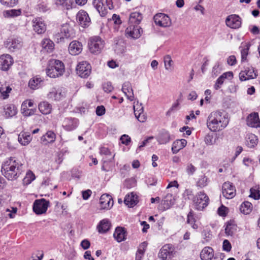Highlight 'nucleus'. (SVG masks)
<instances>
[{
	"mask_svg": "<svg viewBox=\"0 0 260 260\" xmlns=\"http://www.w3.org/2000/svg\"><path fill=\"white\" fill-rule=\"evenodd\" d=\"M229 122V120L224 113L216 111L211 112L208 116L207 126L211 132H216L225 128Z\"/></svg>",
	"mask_w": 260,
	"mask_h": 260,
	"instance_id": "obj_1",
	"label": "nucleus"
},
{
	"mask_svg": "<svg viewBox=\"0 0 260 260\" xmlns=\"http://www.w3.org/2000/svg\"><path fill=\"white\" fill-rule=\"evenodd\" d=\"M2 172L8 180H16L23 172L22 164L14 157H10L3 164Z\"/></svg>",
	"mask_w": 260,
	"mask_h": 260,
	"instance_id": "obj_2",
	"label": "nucleus"
},
{
	"mask_svg": "<svg viewBox=\"0 0 260 260\" xmlns=\"http://www.w3.org/2000/svg\"><path fill=\"white\" fill-rule=\"evenodd\" d=\"M64 72V66L63 63L56 59H53L49 61V63L46 69V74L50 78H57L63 75Z\"/></svg>",
	"mask_w": 260,
	"mask_h": 260,
	"instance_id": "obj_3",
	"label": "nucleus"
},
{
	"mask_svg": "<svg viewBox=\"0 0 260 260\" xmlns=\"http://www.w3.org/2000/svg\"><path fill=\"white\" fill-rule=\"evenodd\" d=\"M209 198L203 191L199 192L193 198L192 202L194 208L198 210H202L209 203Z\"/></svg>",
	"mask_w": 260,
	"mask_h": 260,
	"instance_id": "obj_4",
	"label": "nucleus"
},
{
	"mask_svg": "<svg viewBox=\"0 0 260 260\" xmlns=\"http://www.w3.org/2000/svg\"><path fill=\"white\" fill-rule=\"evenodd\" d=\"M88 45L92 53L98 54L104 47L105 42L100 37L96 36L90 39Z\"/></svg>",
	"mask_w": 260,
	"mask_h": 260,
	"instance_id": "obj_5",
	"label": "nucleus"
},
{
	"mask_svg": "<svg viewBox=\"0 0 260 260\" xmlns=\"http://www.w3.org/2000/svg\"><path fill=\"white\" fill-rule=\"evenodd\" d=\"M66 93L64 89L59 87H52L49 89L47 98L54 101H59L64 98Z\"/></svg>",
	"mask_w": 260,
	"mask_h": 260,
	"instance_id": "obj_6",
	"label": "nucleus"
},
{
	"mask_svg": "<svg viewBox=\"0 0 260 260\" xmlns=\"http://www.w3.org/2000/svg\"><path fill=\"white\" fill-rule=\"evenodd\" d=\"M174 246L170 244L164 245L160 250L158 256L162 260H171L175 254Z\"/></svg>",
	"mask_w": 260,
	"mask_h": 260,
	"instance_id": "obj_7",
	"label": "nucleus"
},
{
	"mask_svg": "<svg viewBox=\"0 0 260 260\" xmlns=\"http://www.w3.org/2000/svg\"><path fill=\"white\" fill-rule=\"evenodd\" d=\"M73 35V30L68 24H63L60 28V32L55 35L58 42H62L64 39H68Z\"/></svg>",
	"mask_w": 260,
	"mask_h": 260,
	"instance_id": "obj_8",
	"label": "nucleus"
},
{
	"mask_svg": "<svg viewBox=\"0 0 260 260\" xmlns=\"http://www.w3.org/2000/svg\"><path fill=\"white\" fill-rule=\"evenodd\" d=\"M49 205V202L44 199L37 200L34 203L33 210L38 215L46 213Z\"/></svg>",
	"mask_w": 260,
	"mask_h": 260,
	"instance_id": "obj_9",
	"label": "nucleus"
},
{
	"mask_svg": "<svg viewBox=\"0 0 260 260\" xmlns=\"http://www.w3.org/2000/svg\"><path fill=\"white\" fill-rule=\"evenodd\" d=\"M153 19L155 24L162 27H169L172 24L170 17L164 13L156 14Z\"/></svg>",
	"mask_w": 260,
	"mask_h": 260,
	"instance_id": "obj_10",
	"label": "nucleus"
},
{
	"mask_svg": "<svg viewBox=\"0 0 260 260\" xmlns=\"http://www.w3.org/2000/svg\"><path fill=\"white\" fill-rule=\"evenodd\" d=\"M77 74L82 78H87L91 73V66L86 61H82L76 67Z\"/></svg>",
	"mask_w": 260,
	"mask_h": 260,
	"instance_id": "obj_11",
	"label": "nucleus"
},
{
	"mask_svg": "<svg viewBox=\"0 0 260 260\" xmlns=\"http://www.w3.org/2000/svg\"><path fill=\"white\" fill-rule=\"evenodd\" d=\"M141 30L140 26L138 25H129L125 30V35L127 38L137 39L141 35Z\"/></svg>",
	"mask_w": 260,
	"mask_h": 260,
	"instance_id": "obj_12",
	"label": "nucleus"
},
{
	"mask_svg": "<svg viewBox=\"0 0 260 260\" xmlns=\"http://www.w3.org/2000/svg\"><path fill=\"white\" fill-rule=\"evenodd\" d=\"M225 23L228 27L237 29L241 26V19L238 15L232 14L227 17L225 19Z\"/></svg>",
	"mask_w": 260,
	"mask_h": 260,
	"instance_id": "obj_13",
	"label": "nucleus"
},
{
	"mask_svg": "<svg viewBox=\"0 0 260 260\" xmlns=\"http://www.w3.org/2000/svg\"><path fill=\"white\" fill-rule=\"evenodd\" d=\"M34 30L38 34H42L46 30V25L42 18L37 17L32 20Z\"/></svg>",
	"mask_w": 260,
	"mask_h": 260,
	"instance_id": "obj_14",
	"label": "nucleus"
},
{
	"mask_svg": "<svg viewBox=\"0 0 260 260\" xmlns=\"http://www.w3.org/2000/svg\"><path fill=\"white\" fill-rule=\"evenodd\" d=\"M5 46L10 51H14L19 49L22 46V41L18 38H10L5 43Z\"/></svg>",
	"mask_w": 260,
	"mask_h": 260,
	"instance_id": "obj_15",
	"label": "nucleus"
},
{
	"mask_svg": "<svg viewBox=\"0 0 260 260\" xmlns=\"http://www.w3.org/2000/svg\"><path fill=\"white\" fill-rule=\"evenodd\" d=\"M223 196L226 199H232L236 194V189L232 183L228 182L223 184L222 187Z\"/></svg>",
	"mask_w": 260,
	"mask_h": 260,
	"instance_id": "obj_16",
	"label": "nucleus"
},
{
	"mask_svg": "<svg viewBox=\"0 0 260 260\" xmlns=\"http://www.w3.org/2000/svg\"><path fill=\"white\" fill-rule=\"evenodd\" d=\"M77 20L83 27H88L90 24V18L86 12L81 10L77 14Z\"/></svg>",
	"mask_w": 260,
	"mask_h": 260,
	"instance_id": "obj_17",
	"label": "nucleus"
},
{
	"mask_svg": "<svg viewBox=\"0 0 260 260\" xmlns=\"http://www.w3.org/2000/svg\"><path fill=\"white\" fill-rule=\"evenodd\" d=\"M13 63V59L8 54L0 56V68L3 71H7Z\"/></svg>",
	"mask_w": 260,
	"mask_h": 260,
	"instance_id": "obj_18",
	"label": "nucleus"
},
{
	"mask_svg": "<svg viewBox=\"0 0 260 260\" xmlns=\"http://www.w3.org/2000/svg\"><path fill=\"white\" fill-rule=\"evenodd\" d=\"M100 204L102 209H109L113 205V200L110 195L104 194L100 198Z\"/></svg>",
	"mask_w": 260,
	"mask_h": 260,
	"instance_id": "obj_19",
	"label": "nucleus"
},
{
	"mask_svg": "<svg viewBox=\"0 0 260 260\" xmlns=\"http://www.w3.org/2000/svg\"><path fill=\"white\" fill-rule=\"evenodd\" d=\"M247 125L251 127H260V120L257 113H252L248 115L246 119Z\"/></svg>",
	"mask_w": 260,
	"mask_h": 260,
	"instance_id": "obj_20",
	"label": "nucleus"
},
{
	"mask_svg": "<svg viewBox=\"0 0 260 260\" xmlns=\"http://www.w3.org/2000/svg\"><path fill=\"white\" fill-rule=\"evenodd\" d=\"M69 53L72 55H76L79 54L82 51V44L77 41H73L69 46Z\"/></svg>",
	"mask_w": 260,
	"mask_h": 260,
	"instance_id": "obj_21",
	"label": "nucleus"
},
{
	"mask_svg": "<svg viewBox=\"0 0 260 260\" xmlns=\"http://www.w3.org/2000/svg\"><path fill=\"white\" fill-rule=\"evenodd\" d=\"M124 203L128 207H134L138 203L137 195L134 192L127 194L124 198Z\"/></svg>",
	"mask_w": 260,
	"mask_h": 260,
	"instance_id": "obj_22",
	"label": "nucleus"
},
{
	"mask_svg": "<svg viewBox=\"0 0 260 260\" xmlns=\"http://www.w3.org/2000/svg\"><path fill=\"white\" fill-rule=\"evenodd\" d=\"M122 90L126 96L128 100L130 101L134 100V94L131 84L129 82H126L123 83L122 87Z\"/></svg>",
	"mask_w": 260,
	"mask_h": 260,
	"instance_id": "obj_23",
	"label": "nucleus"
},
{
	"mask_svg": "<svg viewBox=\"0 0 260 260\" xmlns=\"http://www.w3.org/2000/svg\"><path fill=\"white\" fill-rule=\"evenodd\" d=\"M175 202V199L172 194H167L161 201L164 210L170 208Z\"/></svg>",
	"mask_w": 260,
	"mask_h": 260,
	"instance_id": "obj_24",
	"label": "nucleus"
},
{
	"mask_svg": "<svg viewBox=\"0 0 260 260\" xmlns=\"http://www.w3.org/2000/svg\"><path fill=\"white\" fill-rule=\"evenodd\" d=\"M214 257V251L210 247H205L200 253V257L202 260H211Z\"/></svg>",
	"mask_w": 260,
	"mask_h": 260,
	"instance_id": "obj_25",
	"label": "nucleus"
},
{
	"mask_svg": "<svg viewBox=\"0 0 260 260\" xmlns=\"http://www.w3.org/2000/svg\"><path fill=\"white\" fill-rule=\"evenodd\" d=\"M32 137L29 133L22 132L18 137V142L23 146L28 145L31 141Z\"/></svg>",
	"mask_w": 260,
	"mask_h": 260,
	"instance_id": "obj_26",
	"label": "nucleus"
},
{
	"mask_svg": "<svg viewBox=\"0 0 260 260\" xmlns=\"http://www.w3.org/2000/svg\"><path fill=\"white\" fill-rule=\"evenodd\" d=\"M142 15L138 12L131 13L129 17V25H138L142 20Z\"/></svg>",
	"mask_w": 260,
	"mask_h": 260,
	"instance_id": "obj_27",
	"label": "nucleus"
},
{
	"mask_svg": "<svg viewBox=\"0 0 260 260\" xmlns=\"http://www.w3.org/2000/svg\"><path fill=\"white\" fill-rule=\"evenodd\" d=\"M113 236L118 242H120L126 239V231L123 228L117 227L115 229Z\"/></svg>",
	"mask_w": 260,
	"mask_h": 260,
	"instance_id": "obj_28",
	"label": "nucleus"
},
{
	"mask_svg": "<svg viewBox=\"0 0 260 260\" xmlns=\"http://www.w3.org/2000/svg\"><path fill=\"white\" fill-rule=\"evenodd\" d=\"M187 144V141L185 139L177 140L174 142L172 150L174 154H176L178 151L185 147Z\"/></svg>",
	"mask_w": 260,
	"mask_h": 260,
	"instance_id": "obj_29",
	"label": "nucleus"
},
{
	"mask_svg": "<svg viewBox=\"0 0 260 260\" xmlns=\"http://www.w3.org/2000/svg\"><path fill=\"white\" fill-rule=\"evenodd\" d=\"M38 108L41 113L43 114L47 115L51 112L52 105L48 102L43 101L39 103Z\"/></svg>",
	"mask_w": 260,
	"mask_h": 260,
	"instance_id": "obj_30",
	"label": "nucleus"
},
{
	"mask_svg": "<svg viewBox=\"0 0 260 260\" xmlns=\"http://www.w3.org/2000/svg\"><path fill=\"white\" fill-rule=\"evenodd\" d=\"M92 4L101 16H105L107 13V10L103 7L102 0H93Z\"/></svg>",
	"mask_w": 260,
	"mask_h": 260,
	"instance_id": "obj_31",
	"label": "nucleus"
},
{
	"mask_svg": "<svg viewBox=\"0 0 260 260\" xmlns=\"http://www.w3.org/2000/svg\"><path fill=\"white\" fill-rule=\"evenodd\" d=\"M55 134L52 131L47 132L45 135L41 138V141L45 145L49 143H52L55 140Z\"/></svg>",
	"mask_w": 260,
	"mask_h": 260,
	"instance_id": "obj_32",
	"label": "nucleus"
},
{
	"mask_svg": "<svg viewBox=\"0 0 260 260\" xmlns=\"http://www.w3.org/2000/svg\"><path fill=\"white\" fill-rule=\"evenodd\" d=\"M246 145L249 148H253L258 143L257 137L253 134H248L246 137Z\"/></svg>",
	"mask_w": 260,
	"mask_h": 260,
	"instance_id": "obj_33",
	"label": "nucleus"
},
{
	"mask_svg": "<svg viewBox=\"0 0 260 260\" xmlns=\"http://www.w3.org/2000/svg\"><path fill=\"white\" fill-rule=\"evenodd\" d=\"M157 140L160 144H167L170 140V135L167 131H162L159 134Z\"/></svg>",
	"mask_w": 260,
	"mask_h": 260,
	"instance_id": "obj_34",
	"label": "nucleus"
},
{
	"mask_svg": "<svg viewBox=\"0 0 260 260\" xmlns=\"http://www.w3.org/2000/svg\"><path fill=\"white\" fill-rule=\"evenodd\" d=\"M43 49L47 52H52L54 48V44L49 39H44L41 43Z\"/></svg>",
	"mask_w": 260,
	"mask_h": 260,
	"instance_id": "obj_35",
	"label": "nucleus"
},
{
	"mask_svg": "<svg viewBox=\"0 0 260 260\" xmlns=\"http://www.w3.org/2000/svg\"><path fill=\"white\" fill-rule=\"evenodd\" d=\"M78 122L76 119H67L64 122L63 126L66 130L71 131L76 128Z\"/></svg>",
	"mask_w": 260,
	"mask_h": 260,
	"instance_id": "obj_36",
	"label": "nucleus"
},
{
	"mask_svg": "<svg viewBox=\"0 0 260 260\" xmlns=\"http://www.w3.org/2000/svg\"><path fill=\"white\" fill-rule=\"evenodd\" d=\"M111 223L107 219L101 220L98 225V229L100 233H105L110 228Z\"/></svg>",
	"mask_w": 260,
	"mask_h": 260,
	"instance_id": "obj_37",
	"label": "nucleus"
},
{
	"mask_svg": "<svg viewBox=\"0 0 260 260\" xmlns=\"http://www.w3.org/2000/svg\"><path fill=\"white\" fill-rule=\"evenodd\" d=\"M21 9H11L6 10L3 12V16L5 18H14L21 15Z\"/></svg>",
	"mask_w": 260,
	"mask_h": 260,
	"instance_id": "obj_38",
	"label": "nucleus"
},
{
	"mask_svg": "<svg viewBox=\"0 0 260 260\" xmlns=\"http://www.w3.org/2000/svg\"><path fill=\"white\" fill-rule=\"evenodd\" d=\"M11 90L12 88L6 84L2 85L0 87V99L3 100L7 99Z\"/></svg>",
	"mask_w": 260,
	"mask_h": 260,
	"instance_id": "obj_39",
	"label": "nucleus"
},
{
	"mask_svg": "<svg viewBox=\"0 0 260 260\" xmlns=\"http://www.w3.org/2000/svg\"><path fill=\"white\" fill-rule=\"evenodd\" d=\"M4 111L6 117H12L16 115L17 109L13 105H7L4 108Z\"/></svg>",
	"mask_w": 260,
	"mask_h": 260,
	"instance_id": "obj_40",
	"label": "nucleus"
},
{
	"mask_svg": "<svg viewBox=\"0 0 260 260\" xmlns=\"http://www.w3.org/2000/svg\"><path fill=\"white\" fill-rule=\"evenodd\" d=\"M134 114L137 119L141 122H144L146 120V116L143 113V108L140 107L139 110H136L134 106Z\"/></svg>",
	"mask_w": 260,
	"mask_h": 260,
	"instance_id": "obj_41",
	"label": "nucleus"
},
{
	"mask_svg": "<svg viewBox=\"0 0 260 260\" xmlns=\"http://www.w3.org/2000/svg\"><path fill=\"white\" fill-rule=\"evenodd\" d=\"M42 81L41 78L38 77H34L29 80L28 86L32 89H36L40 86Z\"/></svg>",
	"mask_w": 260,
	"mask_h": 260,
	"instance_id": "obj_42",
	"label": "nucleus"
},
{
	"mask_svg": "<svg viewBox=\"0 0 260 260\" xmlns=\"http://www.w3.org/2000/svg\"><path fill=\"white\" fill-rule=\"evenodd\" d=\"M252 206L251 203L244 202L240 206V210L244 214H248L252 210Z\"/></svg>",
	"mask_w": 260,
	"mask_h": 260,
	"instance_id": "obj_43",
	"label": "nucleus"
},
{
	"mask_svg": "<svg viewBox=\"0 0 260 260\" xmlns=\"http://www.w3.org/2000/svg\"><path fill=\"white\" fill-rule=\"evenodd\" d=\"M25 104H22L21 105V113L24 116H29L34 115L36 111V109H28V107L25 106Z\"/></svg>",
	"mask_w": 260,
	"mask_h": 260,
	"instance_id": "obj_44",
	"label": "nucleus"
},
{
	"mask_svg": "<svg viewBox=\"0 0 260 260\" xmlns=\"http://www.w3.org/2000/svg\"><path fill=\"white\" fill-rule=\"evenodd\" d=\"M244 71L246 73L248 80L250 79H254L257 76L256 71H255L252 67L245 68Z\"/></svg>",
	"mask_w": 260,
	"mask_h": 260,
	"instance_id": "obj_45",
	"label": "nucleus"
},
{
	"mask_svg": "<svg viewBox=\"0 0 260 260\" xmlns=\"http://www.w3.org/2000/svg\"><path fill=\"white\" fill-rule=\"evenodd\" d=\"M35 174L31 171H28L25 175V177L23 179V184L28 185L30 184L32 181L35 179Z\"/></svg>",
	"mask_w": 260,
	"mask_h": 260,
	"instance_id": "obj_46",
	"label": "nucleus"
},
{
	"mask_svg": "<svg viewBox=\"0 0 260 260\" xmlns=\"http://www.w3.org/2000/svg\"><path fill=\"white\" fill-rule=\"evenodd\" d=\"M164 60L166 70L172 71L173 62L171 56L169 55H166L164 57Z\"/></svg>",
	"mask_w": 260,
	"mask_h": 260,
	"instance_id": "obj_47",
	"label": "nucleus"
},
{
	"mask_svg": "<svg viewBox=\"0 0 260 260\" xmlns=\"http://www.w3.org/2000/svg\"><path fill=\"white\" fill-rule=\"evenodd\" d=\"M18 3V0H0V3L6 7H13Z\"/></svg>",
	"mask_w": 260,
	"mask_h": 260,
	"instance_id": "obj_48",
	"label": "nucleus"
},
{
	"mask_svg": "<svg viewBox=\"0 0 260 260\" xmlns=\"http://www.w3.org/2000/svg\"><path fill=\"white\" fill-rule=\"evenodd\" d=\"M208 184V178L205 176H202L197 182V186L201 188L206 186Z\"/></svg>",
	"mask_w": 260,
	"mask_h": 260,
	"instance_id": "obj_49",
	"label": "nucleus"
},
{
	"mask_svg": "<svg viewBox=\"0 0 260 260\" xmlns=\"http://www.w3.org/2000/svg\"><path fill=\"white\" fill-rule=\"evenodd\" d=\"M249 46L247 45L245 47L242 49L241 51V61L242 62L246 60V57L248 54Z\"/></svg>",
	"mask_w": 260,
	"mask_h": 260,
	"instance_id": "obj_50",
	"label": "nucleus"
},
{
	"mask_svg": "<svg viewBox=\"0 0 260 260\" xmlns=\"http://www.w3.org/2000/svg\"><path fill=\"white\" fill-rule=\"evenodd\" d=\"M225 79L223 78V76L221 75L217 79L216 82L214 85V88L216 90H218L223 84Z\"/></svg>",
	"mask_w": 260,
	"mask_h": 260,
	"instance_id": "obj_51",
	"label": "nucleus"
},
{
	"mask_svg": "<svg viewBox=\"0 0 260 260\" xmlns=\"http://www.w3.org/2000/svg\"><path fill=\"white\" fill-rule=\"evenodd\" d=\"M250 197L252 198L255 200H258L260 199V193L258 190L255 188H252L250 189Z\"/></svg>",
	"mask_w": 260,
	"mask_h": 260,
	"instance_id": "obj_52",
	"label": "nucleus"
},
{
	"mask_svg": "<svg viewBox=\"0 0 260 260\" xmlns=\"http://www.w3.org/2000/svg\"><path fill=\"white\" fill-rule=\"evenodd\" d=\"M114 156H115V155H114L110 159L103 158V164L102 167V170L103 171H105V172H108V171H110V168L107 167V164L108 163V161H109V162L112 161L113 160V159H114Z\"/></svg>",
	"mask_w": 260,
	"mask_h": 260,
	"instance_id": "obj_53",
	"label": "nucleus"
},
{
	"mask_svg": "<svg viewBox=\"0 0 260 260\" xmlns=\"http://www.w3.org/2000/svg\"><path fill=\"white\" fill-rule=\"evenodd\" d=\"M44 256L43 251H38L35 253H33L29 260H41Z\"/></svg>",
	"mask_w": 260,
	"mask_h": 260,
	"instance_id": "obj_54",
	"label": "nucleus"
},
{
	"mask_svg": "<svg viewBox=\"0 0 260 260\" xmlns=\"http://www.w3.org/2000/svg\"><path fill=\"white\" fill-rule=\"evenodd\" d=\"M121 143L125 145H128L131 142V139L127 135L124 134L120 138Z\"/></svg>",
	"mask_w": 260,
	"mask_h": 260,
	"instance_id": "obj_55",
	"label": "nucleus"
},
{
	"mask_svg": "<svg viewBox=\"0 0 260 260\" xmlns=\"http://www.w3.org/2000/svg\"><path fill=\"white\" fill-rule=\"evenodd\" d=\"M196 171V168L191 164H188L186 166V171L188 175H192Z\"/></svg>",
	"mask_w": 260,
	"mask_h": 260,
	"instance_id": "obj_56",
	"label": "nucleus"
},
{
	"mask_svg": "<svg viewBox=\"0 0 260 260\" xmlns=\"http://www.w3.org/2000/svg\"><path fill=\"white\" fill-rule=\"evenodd\" d=\"M231 244L228 240H224L223 242L222 248L224 251L229 252L231 250Z\"/></svg>",
	"mask_w": 260,
	"mask_h": 260,
	"instance_id": "obj_57",
	"label": "nucleus"
},
{
	"mask_svg": "<svg viewBox=\"0 0 260 260\" xmlns=\"http://www.w3.org/2000/svg\"><path fill=\"white\" fill-rule=\"evenodd\" d=\"M103 88L106 92H110L113 89V87L110 82H107L103 84Z\"/></svg>",
	"mask_w": 260,
	"mask_h": 260,
	"instance_id": "obj_58",
	"label": "nucleus"
},
{
	"mask_svg": "<svg viewBox=\"0 0 260 260\" xmlns=\"http://www.w3.org/2000/svg\"><path fill=\"white\" fill-rule=\"evenodd\" d=\"M147 245H148V243L147 242L145 241V242H142V243H141L139 245L137 251L144 253L145 252L146 247H147Z\"/></svg>",
	"mask_w": 260,
	"mask_h": 260,
	"instance_id": "obj_59",
	"label": "nucleus"
},
{
	"mask_svg": "<svg viewBox=\"0 0 260 260\" xmlns=\"http://www.w3.org/2000/svg\"><path fill=\"white\" fill-rule=\"evenodd\" d=\"M38 9L40 12L45 13L49 10V8L46 4L43 3L38 5Z\"/></svg>",
	"mask_w": 260,
	"mask_h": 260,
	"instance_id": "obj_60",
	"label": "nucleus"
},
{
	"mask_svg": "<svg viewBox=\"0 0 260 260\" xmlns=\"http://www.w3.org/2000/svg\"><path fill=\"white\" fill-rule=\"evenodd\" d=\"M225 234L228 236H232L234 233V228L230 224H227L225 229Z\"/></svg>",
	"mask_w": 260,
	"mask_h": 260,
	"instance_id": "obj_61",
	"label": "nucleus"
},
{
	"mask_svg": "<svg viewBox=\"0 0 260 260\" xmlns=\"http://www.w3.org/2000/svg\"><path fill=\"white\" fill-rule=\"evenodd\" d=\"M81 246L84 250L87 249L89 248L90 246V243L89 240L87 239H84L82 241L80 244Z\"/></svg>",
	"mask_w": 260,
	"mask_h": 260,
	"instance_id": "obj_62",
	"label": "nucleus"
},
{
	"mask_svg": "<svg viewBox=\"0 0 260 260\" xmlns=\"http://www.w3.org/2000/svg\"><path fill=\"white\" fill-rule=\"evenodd\" d=\"M105 113V109L104 106H98L96 109V114L98 116H102Z\"/></svg>",
	"mask_w": 260,
	"mask_h": 260,
	"instance_id": "obj_63",
	"label": "nucleus"
},
{
	"mask_svg": "<svg viewBox=\"0 0 260 260\" xmlns=\"http://www.w3.org/2000/svg\"><path fill=\"white\" fill-rule=\"evenodd\" d=\"M228 63L230 66H234L236 63V58L234 55L230 56L227 60Z\"/></svg>",
	"mask_w": 260,
	"mask_h": 260,
	"instance_id": "obj_64",
	"label": "nucleus"
}]
</instances>
